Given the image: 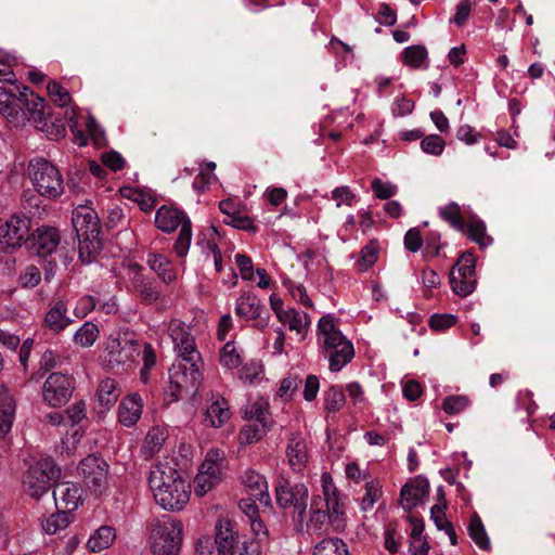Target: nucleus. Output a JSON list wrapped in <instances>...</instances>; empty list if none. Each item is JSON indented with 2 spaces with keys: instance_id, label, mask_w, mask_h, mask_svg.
<instances>
[{
  "instance_id": "obj_1",
  "label": "nucleus",
  "mask_w": 555,
  "mask_h": 555,
  "mask_svg": "<svg viewBox=\"0 0 555 555\" xmlns=\"http://www.w3.org/2000/svg\"><path fill=\"white\" fill-rule=\"evenodd\" d=\"M321 482L324 498L313 496L304 530L310 534L321 535L331 526L335 531H343L346 526L344 503L331 474L323 473Z\"/></svg>"
},
{
  "instance_id": "obj_2",
  "label": "nucleus",
  "mask_w": 555,
  "mask_h": 555,
  "mask_svg": "<svg viewBox=\"0 0 555 555\" xmlns=\"http://www.w3.org/2000/svg\"><path fill=\"white\" fill-rule=\"evenodd\" d=\"M149 485L164 509L181 511L190 500V485L169 462H157L150 470Z\"/></svg>"
},
{
  "instance_id": "obj_3",
  "label": "nucleus",
  "mask_w": 555,
  "mask_h": 555,
  "mask_svg": "<svg viewBox=\"0 0 555 555\" xmlns=\"http://www.w3.org/2000/svg\"><path fill=\"white\" fill-rule=\"evenodd\" d=\"M28 177L37 193L55 199L64 192V181L60 170L44 158L31 159L28 164Z\"/></svg>"
},
{
  "instance_id": "obj_4",
  "label": "nucleus",
  "mask_w": 555,
  "mask_h": 555,
  "mask_svg": "<svg viewBox=\"0 0 555 555\" xmlns=\"http://www.w3.org/2000/svg\"><path fill=\"white\" fill-rule=\"evenodd\" d=\"M153 555H179L182 543V524L180 520L164 516L153 527Z\"/></svg>"
},
{
  "instance_id": "obj_5",
  "label": "nucleus",
  "mask_w": 555,
  "mask_h": 555,
  "mask_svg": "<svg viewBox=\"0 0 555 555\" xmlns=\"http://www.w3.org/2000/svg\"><path fill=\"white\" fill-rule=\"evenodd\" d=\"M308 488L304 483H292L281 478L275 486V501L280 508L293 507L296 530L304 531V518L307 509Z\"/></svg>"
},
{
  "instance_id": "obj_6",
  "label": "nucleus",
  "mask_w": 555,
  "mask_h": 555,
  "mask_svg": "<svg viewBox=\"0 0 555 555\" xmlns=\"http://www.w3.org/2000/svg\"><path fill=\"white\" fill-rule=\"evenodd\" d=\"M59 476L60 468L56 467L53 460L50 457L41 459L29 466L24 475L23 486L31 498L38 500L49 491L52 482Z\"/></svg>"
},
{
  "instance_id": "obj_7",
  "label": "nucleus",
  "mask_w": 555,
  "mask_h": 555,
  "mask_svg": "<svg viewBox=\"0 0 555 555\" xmlns=\"http://www.w3.org/2000/svg\"><path fill=\"white\" fill-rule=\"evenodd\" d=\"M244 417L249 423L240 431L241 443L250 444L260 440L272 425L267 403L255 402L248 405L244 412Z\"/></svg>"
},
{
  "instance_id": "obj_8",
  "label": "nucleus",
  "mask_w": 555,
  "mask_h": 555,
  "mask_svg": "<svg viewBox=\"0 0 555 555\" xmlns=\"http://www.w3.org/2000/svg\"><path fill=\"white\" fill-rule=\"evenodd\" d=\"M449 278L454 294L460 297L470 295L477 284L473 254L464 253L451 269Z\"/></svg>"
},
{
  "instance_id": "obj_9",
  "label": "nucleus",
  "mask_w": 555,
  "mask_h": 555,
  "mask_svg": "<svg viewBox=\"0 0 555 555\" xmlns=\"http://www.w3.org/2000/svg\"><path fill=\"white\" fill-rule=\"evenodd\" d=\"M74 378L61 372L51 373L42 386V400L49 406L61 408L72 398Z\"/></svg>"
},
{
  "instance_id": "obj_10",
  "label": "nucleus",
  "mask_w": 555,
  "mask_h": 555,
  "mask_svg": "<svg viewBox=\"0 0 555 555\" xmlns=\"http://www.w3.org/2000/svg\"><path fill=\"white\" fill-rule=\"evenodd\" d=\"M78 472L85 483L94 493H102L107 486L108 464L96 454H91L81 460Z\"/></svg>"
},
{
  "instance_id": "obj_11",
  "label": "nucleus",
  "mask_w": 555,
  "mask_h": 555,
  "mask_svg": "<svg viewBox=\"0 0 555 555\" xmlns=\"http://www.w3.org/2000/svg\"><path fill=\"white\" fill-rule=\"evenodd\" d=\"M30 220L25 216H12L0 224V250L10 251L22 246L29 236Z\"/></svg>"
},
{
  "instance_id": "obj_12",
  "label": "nucleus",
  "mask_w": 555,
  "mask_h": 555,
  "mask_svg": "<svg viewBox=\"0 0 555 555\" xmlns=\"http://www.w3.org/2000/svg\"><path fill=\"white\" fill-rule=\"evenodd\" d=\"M201 362H184L179 364L170 374V384L175 387L172 395L178 397L182 396V392L186 395L195 393L201 382L202 374L199 371Z\"/></svg>"
},
{
  "instance_id": "obj_13",
  "label": "nucleus",
  "mask_w": 555,
  "mask_h": 555,
  "mask_svg": "<svg viewBox=\"0 0 555 555\" xmlns=\"http://www.w3.org/2000/svg\"><path fill=\"white\" fill-rule=\"evenodd\" d=\"M169 333L173 341L175 349L184 362H202L201 354L196 350L194 337L189 331V326L179 321L172 320L169 323Z\"/></svg>"
},
{
  "instance_id": "obj_14",
  "label": "nucleus",
  "mask_w": 555,
  "mask_h": 555,
  "mask_svg": "<svg viewBox=\"0 0 555 555\" xmlns=\"http://www.w3.org/2000/svg\"><path fill=\"white\" fill-rule=\"evenodd\" d=\"M60 242L61 235L56 228L42 225L27 236L25 245L31 253L44 257L51 255Z\"/></svg>"
},
{
  "instance_id": "obj_15",
  "label": "nucleus",
  "mask_w": 555,
  "mask_h": 555,
  "mask_svg": "<svg viewBox=\"0 0 555 555\" xmlns=\"http://www.w3.org/2000/svg\"><path fill=\"white\" fill-rule=\"evenodd\" d=\"M18 91V101L25 106L29 114V119H33L38 129L44 130L48 126V119L50 118V106L46 103L43 98L36 95L28 87H23Z\"/></svg>"
},
{
  "instance_id": "obj_16",
  "label": "nucleus",
  "mask_w": 555,
  "mask_h": 555,
  "mask_svg": "<svg viewBox=\"0 0 555 555\" xmlns=\"http://www.w3.org/2000/svg\"><path fill=\"white\" fill-rule=\"evenodd\" d=\"M137 344L132 339L111 336L105 347L104 363L108 369H117L131 360Z\"/></svg>"
},
{
  "instance_id": "obj_17",
  "label": "nucleus",
  "mask_w": 555,
  "mask_h": 555,
  "mask_svg": "<svg viewBox=\"0 0 555 555\" xmlns=\"http://www.w3.org/2000/svg\"><path fill=\"white\" fill-rule=\"evenodd\" d=\"M235 313L246 320H255L259 328L268 325L269 314L260 299L253 293L243 294L237 298Z\"/></svg>"
},
{
  "instance_id": "obj_18",
  "label": "nucleus",
  "mask_w": 555,
  "mask_h": 555,
  "mask_svg": "<svg viewBox=\"0 0 555 555\" xmlns=\"http://www.w3.org/2000/svg\"><path fill=\"white\" fill-rule=\"evenodd\" d=\"M72 222L77 237L100 234V219L91 207L78 206L73 211Z\"/></svg>"
},
{
  "instance_id": "obj_19",
  "label": "nucleus",
  "mask_w": 555,
  "mask_h": 555,
  "mask_svg": "<svg viewBox=\"0 0 555 555\" xmlns=\"http://www.w3.org/2000/svg\"><path fill=\"white\" fill-rule=\"evenodd\" d=\"M82 489L78 483L60 482L53 489V498L57 508L75 511L81 503Z\"/></svg>"
},
{
  "instance_id": "obj_20",
  "label": "nucleus",
  "mask_w": 555,
  "mask_h": 555,
  "mask_svg": "<svg viewBox=\"0 0 555 555\" xmlns=\"http://www.w3.org/2000/svg\"><path fill=\"white\" fill-rule=\"evenodd\" d=\"M429 492V483L426 479L415 478L409 483H405L400 491V503L404 511L409 512L412 508L423 503V499Z\"/></svg>"
},
{
  "instance_id": "obj_21",
  "label": "nucleus",
  "mask_w": 555,
  "mask_h": 555,
  "mask_svg": "<svg viewBox=\"0 0 555 555\" xmlns=\"http://www.w3.org/2000/svg\"><path fill=\"white\" fill-rule=\"evenodd\" d=\"M241 480L250 498H254L255 501H259L264 506H268L271 503L268 482L261 474L254 469H247L241 476Z\"/></svg>"
},
{
  "instance_id": "obj_22",
  "label": "nucleus",
  "mask_w": 555,
  "mask_h": 555,
  "mask_svg": "<svg viewBox=\"0 0 555 555\" xmlns=\"http://www.w3.org/2000/svg\"><path fill=\"white\" fill-rule=\"evenodd\" d=\"M318 333L322 350L341 346L344 343H350L336 327L334 318L330 314L319 320Z\"/></svg>"
},
{
  "instance_id": "obj_23",
  "label": "nucleus",
  "mask_w": 555,
  "mask_h": 555,
  "mask_svg": "<svg viewBox=\"0 0 555 555\" xmlns=\"http://www.w3.org/2000/svg\"><path fill=\"white\" fill-rule=\"evenodd\" d=\"M288 464L295 472H301L308 462V450L305 439L299 434H292L286 447Z\"/></svg>"
},
{
  "instance_id": "obj_24",
  "label": "nucleus",
  "mask_w": 555,
  "mask_h": 555,
  "mask_svg": "<svg viewBox=\"0 0 555 555\" xmlns=\"http://www.w3.org/2000/svg\"><path fill=\"white\" fill-rule=\"evenodd\" d=\"M72 320L68 317L67 306L63 300L54 301L48 312L46 313L43 320V326L48 331L59 334L63 330H65Z\"/></svg>"
},
{
  "instance_id": "obj_25",
  "label": "nucleus",
  "mask_w": 555,
  "mask_h": 555,
  "mask_svg": "<svg viewBox=\"0 0 555 555\" xmlns=\"http://www.w3.org/2000/svg\"><path fill=\"white\" fill-rule=\"evenodd\" d=\"M216 530L214 541H216L220 553H222V555H230L232 550L241 542V538L234 529V525L229 520H219Z\"/></svg>"
},
{
  "instance_id": "obj_26",
  "label": "nucleus",
  "mask_w": 555,
  "mask_h": 555,
  "mask_svg": "<svg viewBox=\"0 0 555 555\" xmlns=\"http://www.w3.org/2000/svg\"><path fill=\"white\" fill-rule=\"evenodd\" d=\"M133 291L144 305H154L163 298L156 281L142 274L134 276Z\"/></svg>"
},
{
  "instance_id": "obj_27",
  "label": "nucleus",
  "mask_w": 555,
  "mask_h": 555,
  "mask_svg": "<svg viewBox=\"0 0 555 555\" xmlns=\"http://www.w3.org/2000/svg\"><path fill=\"white\" fill-rule=\"evenodd\" d=\"M230 417L231 411L227 400L221 396H216L205 411L204 422L210 427L220 428Z\"/></svg>"
},
{
  "instance_id": "obj_28",
  "label": "nucleus",
  "mask_w": 555,
  "mask_h": 555,
  "mask_svg": "<svg viewBox=\"0 0 555 555\" xmlns=\"http://www.w3.org/2000/svg\"><path fill=\"white\" fill-rule=\"evenodd\" d=\"M142 399L138 393L127 396L119 404V422L127 427L134 425L142 414Z\"/></svg>"
},
{
  "instance_id": "obj_29",
  "label": "nucleus",
  "mask_w": 555,
  "mask_h": 555,
  "mask_svg": "<svg viewBox=\"0 0 555 555\" xmlns=\"http://www.w3.org/2000/svg\"><path fill=\"white\" fill-rule=\"evenodd\" d=\"M15 415V401L5 385L0 384V437L11 430Z\"/></svg>"
},
{
  "instance_id": "obj_30",
  "label": "nucleus",
  "mask_w": 555,
  "mask_h": 555,
  "mask_svg": "<svg viewBox=\"0 0 555 555\" xmlns=\"http://www.w3.org/2000/svg\"><path fill=\"white\" fill-rule=\"evenodd\" d=\"M190 220L185 215L177 208L162 206L155 216V224L164 232L170 233L175 231L179 225L182 227V222Z\"/></svg>"
},
{
  "instance_id": "obj_31",
  "label": "nucleus",
  "mask_w": 555,
  "mask_h": 555,
  "mask_svg": "<svg viewBox=\"0 0 555 555\" xmlns=\"http://www.w3.org/2000/svg\"><path fill=\"white\" fill-rule=\"evenodd\" d=\"M322 352L328 359L332 372L340 371L354 357V349L351 343H344L341 346L324 349Z\"/></svg>"
},
{
  "instance_id": "obj_32",
  "label": "nucleus",
  "mask_w": 555,
  "mask_h": 555,
  "mask_svg": "<svg viewBox=\"0 0 555 555\" xmlns=\"http://www.w3.org/2000/svg\"><path fill=\"white\" fill-rule=\"evenodd\" d=\"M227 467L225 455L223 451L210 450L206 454L205 461L199 470L206 473L212 480L219 482Z\"/></svg>"
},
{
  "instance_id": "obj_33",
  "label": "nucleus",
  "mask_w": 555,
  "mask_h": 555,
  "mask_svg": "<svg viewBox=\"0 0 555 555\" xmlns=\"http://www.w3.org/2000/svg\"><path fill=\"white\" fill-rule=\"evenodd\" d=\"M121 390L115 379H103L96 391L98 403L101 406L100 412L109 410L118 400Z\"/></svg>"
},
{
  "instance_id": "obj_34",
  "label": "nucleus",
  "mask_w": 555,
  "mask_h": 555,
  "mask_svg": "<svg viewBox=\"0 0 555 555\" xmlns=\"http://www.w3.org/2000/svg\"><path fill=\"white\" fill-rule=\"evenodd\" d=\"M146 262L164 283L170 284L177 279V274L171 262L164 255L150 253L147 255Z\"/></svg>"
},
{
  "instance_id": "obj_35",
  "label": "nucleus",
  "mask_w": 555,
  "mask_h": 555,
  "mask_svg": "<svg viewBox=\"0 0 555 555\" xmlns=\"http://www.w3.org/2000/svg\"><path fill=\"white\" fill-rule=\"evenodd\" d=\"M102 249V242L99 234L78 237V253L82 263L93 262Z\"/></svg>"
},
{
  "instance_id": "obj_36",
  "label": "nucleus",
  "mask_w": 555,
  "mask_h": 555,
  "mask_svg": "<svg viewBox=\"0 0 555 555\" xmlns=\"http://www.w3.org/2000/svg\"><path fill=\"white\" fill-rule=\"evenodd\" d=\"M279 321L283 324H287L291 331H296L300 334L302 339L310 324L309 315L307 313L301 314L295 309H287L280 315Z\"/></svg>"
},
{
  "instance_id": "obj_37",
  "label": "nucleus",
  "mask_w": 555,
  "mask_h": 555,
  "mask_svg": "<svg viewBox=\"0 0 555 555\" xmlns=\"http://www.w3.org/2000/svg\"><path fill=\"white\" fill-rule=\"evenodd\" d=\"M166 439L167 433L163 427L155 426L151 428L145 437V441L141 450L144 459H151L155 453H157L162 449Z\"/></svg>"
},
{
  "instance_id": "obj_38",
  "label": "nucleus",
  "mask_w": 555,
  "mask_h": 555,
  "mask_svg": "<svg viewBox=\"0 0 555 555\" xmlns=\"http://www.w3.org/2000/svg\"><path fill=\"white\" fill-rule=\"evenodd\" d=\"M115 538L116 533L114 528L109 526H102L90 537L87 542V546L92 552H101L109 547Z\"/></svg>"
},
{
  "instance_id": "obj_39",
  "label": "nucleus",
  "mask_w": 555,
  "mask_h": 555,
  "mask_svg": "<svg viewBox=\"0 0 555 555\" xmlns=\"http://www.w3.org/2000/svg\"><path fill=\"white\" fill-rule=\"evenodd\" d=\"M313 555H349V552L341 539L328 538L315 545Z\"/></svg>"
},
{
  "instance_id": "obj_40",
  "label": "nucleus",
  "mask_w": 555,
  "mask_h": 555,
  "mask_svg": "<svg viewBox=\"0 0 555 555\" xmlns=\"http://www.w3.org/2000/svg\"><path fill=\"white\" fill-rule=\"evenodd\" d=\"M480 247L491 244L492 238L487 234L485 223L479 219H470L465 225L464 231Z\"/></svg>"
},
{
  "instance_id": "obj_41",
  "label": "nucleus",
  "mask_w": 555,
  "mask_h": 555,
  "mask_svg": "<svg viewBox=\"0 0 555 555\" xmlns=\"http://www.w3.org/2000/svg\"><path fill=\"white\" fill-rule=\"evenodd\" d=\"M70 524V515L67 511H57L42 521V528L48 534H55L64 530Z\"/></svg>"
},
{
  "instance_id": "obj_42",
  "label": "nucleus",
  "mask_w": 555,
  "mask_h": 555,
  "mask_svg": "<svg viewBox=\"0 0 555 555\" xmlns=\"http://www.w3.org/2000/svg\"><path fill=\"white\" fill-rule=\"evenodd\" d=\"M468 532L469 537L479 546V548L482 551H488L490 548V540L487 535L482 521L477 514H475L470 519Z\"/></svg>"
},
{
  "instance_id": "obj_43",
  "label": "nucleus",
  "mask_w": 555,
  "mask_h": 555,
  "mask_svg": "<svg viewBox=\"0 0 555 555\" xmlns=\"http://www.w3.org/2000/svg\"><path fill=\"white\" fill-rule=\"evenodd\" d=\"M99 337V328L92 322H85L82 326L75 333L74 341L80 347L92 346Z\"/></svg>"
},
{
  "instance_id": "obj_44",
  "label": "nucleus",
  "mask_w": 555,
  "mask_h": 555,
  "mask_svg": "<svg viewBox=\"0 0 555 555\" xmlns=\"http://www.w3.org/2000/svg\"><path fill=\"white\" fill-rule=\"evenodd\" d=\"M439 215L457 231H464L465 223L461 214V208L456 203H449L444 207L440 208Z\"/></svg>"
},
{
  "instance_id": "obj_45",
  "label": "nucleus",
  "mask_w": 555,
  "mask_h": 555,
  "mask_svg": "<svg viewBox=\"0 0 555 555\" xmlns=\"http://www.w3.org/2000/svg\"><path fill=\"white\" fill-rule=\"evenodd\" d=\"M427 50L424 46L415 44L404 49L402 59L404 64L420 68L427 59Z\"/></svg>"
},
{
  "instance_id": "obj_46",
  "label": "nucleus",
  "mask_w": 555,
  "mask_h": 555,
  "mask_svg": "<svg viewBox=\"0 0 555 555\" xmlns=\"http://www.w3.org/2000/svg\"><path fill=\"white\" fill-rule=\"evenodd\" d=\"M192 240V225L190 220L182 222L178 238L173 245V250L179 257L186 256Z\"/></svg>"
},
{
  "instance_id": "obj_47",
  "label": "nucleus",
  "mask_w": 555,
  "mask_h": 555,
  "mask_svg": "<svg viewBox=\"0 0 555 555\" xmlns=\"http://www.w3.org/2000/svg\"><path fill=\"white\" fill-rule=\"evenodd\" d=\"M346 402L345 393L338 386H331L324 396L325 410L327 412L339 411Z\"/></svg>"
},
{
  "instance_id": "obj_48",
  "label": "nucleus",
  "mask_w": 555,
  "mask_h": 555,
  "mask_svg": "<svg viewBox=\"0 0 555 555\" xmlns=\"http://www.w3.org/2000/svg\"><path fill=\"white\" fill-rule=\"evenodd\" d=\"M216 164L214 162L201 165L198 175L194 178L193 188L197 191H204L215 179Z\"/></svg>"
},
{
  "instance_id": "obj_49",
  "label": "nucleus",
  "mask_w": 555,
  "mask_h": 555,
  "mask_svg": "<svg viewBox=\"0 0 555 555\" xmlns=\"http://www.w3.org/2000/svg\"><path fill=\"white\" fill-rule=\"evenodd\" d=\"M378 257V245L376 242L371 241L367 245H365L360 253V257L358 260V266L361 271H366L371 268L377 260Z\"/></svg>"
},
{
  "instance_id": "obj_50",
  "label": "nucleus",
  "mask_w": 555,
  "mask_h": 555,
  "mask_svg": "<svg viewBox=\"0 0 555 555\" xmlns=\"http://www.w3.org/2000/svg\"><path fill=\"white\" fill-rule=\"evenodd\" d=\"M41 281V272L35 264L27 266L18 275V284L23 288H34Z\"/></svg>"
},
{
  "instance_id": "obj_51",
  "label": "nucleus",
  "mask_w": 555,
  "mask_h": 555,
  "mask_svg": "<svg viewBox=\"0 0 555 555\" xmlns=\"http://www.w3.org/2000/svg\"><path fill=\"white\" fill-rule=\"evenodd\" d=\"M51 100L60 107L67 106L70 102L69 92L56 81H49L47 85Z\"/></svg>"
},
{
  "instance_id": "obj_52",
  "label": "nucleus",
  "mask_w": 555,
  "mask_h": 555,
  "mask_svg": "<svg viewBox=\"0 0 555 555\" xmlns=\"http://www.w3.org/2000/svg\"><path fill=\"white\" fill-rule=\"evenodd\" d=\"M469 404V399L466 396H449L442 402V410L452 415L464 411Z\"/></svg>"
},
{
  "instance_id": "obj_53",
  "label": "nucleus",
  "mask_w": 555,
  "mask_h": 555,
  "mask_svg": "<svg viewBox=\"0 0 555 555\" xmlns=\"http://www.w3.org/2000/svg\"><path fill=\"white\" fill-rule=\"evenodd\" d=\"M423 152L431 155H440L444 150V140L438 134H429L421 141Z\"/></svg>"
},
{
  "instance_id": "obj_54",
  "label": "nucleus",
  "mask_w": 555,
  "mask_h": 555,
  "mask_svg": "<svg viewBox=\"0 0 555 555\" xmlns=\"http://www.w3.org/2000/svg\"><path fill=\"white\" fill-rule=\"evenodd\" d=\"M220 362L229 369L237 367L241 364L240 354L236 352L233 343L229 341L223 346L220 354Z\"/></svg>"
},
{
  "instance_id": "obj_55",
  "label": "nucleus",
  "mask_w": 555,
  "mask_h": 555,
  "mask_svg": "<svg viewBox=\"0 0 555 555\" xmlns=\"http://www.w3.org/2000/svg\"><path fill=\"white\" fill-rule=\"evenodd\" d=\"M380 487L378 482L370 481L365 485V495L361 500L362 511H369L380 496Z\"/></svg>"
},
{
  "instance_id": "obj_56",
  "label": "nucleus",
  "mask_w": 555,
  "mask_h": 555,
  "mask_svg": "<svg viewBox=\"0 0 555 555\" xmlns=\"http://www.w3.org/2000/svg\"><path fill=\"white\" fill-rule=\"evenodd\" d=\"M447 502L443 504H435L430 508V518L435 522L437 529L446 531L452 524L447 519L446 516Z\"/></svg>"
},
{
  "instance_id": "obj_57",
  "label": "nucleus",
  "mask_w": 555,
  "mask_h": 555,
  "mask_svg": "<svg viewBox=\"0 0 555 555\" xmlns=\"http://www.w3.org/2000/svg\"><path fill=\"white\" fill-rule=\"evenodd\" d=\"M218 482L212 480L206 473L198 472L194 479V492L198 496L205 495L209 490H211Z\"/></svg>"
},
{
  "instance_id": "obj_58",
  "label": "nucleus",
  "mask_w": 555,
  "mask_h": 555,
  "mask_svg": "<svg viewBox=\"0 0 555 555\" xmlns=\"http://www.w3.org/2000/svg\"><path fill=\"white\" fill-rule=\"evenodd\" d=\"M332 199L336 202V206L341 205L351 206L356 199V194L349 189V186H339L332 191Z\"/></svg>"
},
{
  "instance_id": "obj_59",
  "label": "nucleus",
  "mask_w": 555,
  "mask_h": 555,
  "mask_svg": "<svg viewBox=\"0 0 555 555\" xmlns=\"http://www.w3.org/2000/svg\"><path fill=\"white\" fill-rule=\"evenodd\" d=\"M372 190L376 197L380 199H388L396 194L397 186L389 182H383L380 179L376 178L372 181Z\"/></svg>"
},
{
  "instance_id": "obj_60",
  "label": "nucleus",
  "mask_w": 555,
  "mask_h": 555,
  "mask_svg": "<svg viewBox=\"0 0 555 555\" xmlns=\"http://www.w3.org/2000/svg\"><path fill=\"white\" fill-rule=\"evenodd\" d=\"M456 321L453 314H434L429 319V326L435 331H443L455 325Z\"/></svg>"
},
{
  "instance_id": "obj_61",
  "label": "nucleus",
  "mask_w": 555,
  "mask_h": 555,
  "mask_svg": "<svg viewBox=\"0 0 555 555\" xmlns=\"http://www.w3.org/2000/svg\"><path fill=\"white\" fill-rule=\"evenodd\" d=\"M121 192L124 196L137 202L140 205V208L144 211L151 210L155 205V201L153 198L146 197L142 192L137 190L124 189Z\"/></svg>"
},
{
  "instance_id": "obj_62",
  "label": "nucleus",
  "mask_w": 555,
  "mask_h": 555,
  "mask_svg": "<svg viewBox=\"0 0 555 555\" xmlns=\"http://www.w3.org/2000/svg\"><path fill=\"white\" fill-rule=\"evenodd\" d=\"M195 555H222V553L211 537H204L197 542Z\"/></svg>"
},
{
  "instance_id": "obj_63",
  "label": "nucleus",
  "mask_w": 555,
  "mask_h": 555,
  "mask_svg": "<svg viewBox=\"0 0 555 555\" xmlns=\"http://www.w3.org/2000/svg\"><path fill=\"white\" fill-rule=\"evenodd\" d=\"M235 262L243 280L250 281L254 278V267L251 259L243 254L235 255Z\"/></svg>"
},
{
  "instance_id": "obj_64",
  "label": "nucleus",
  "mask_w": 555,
  "mask_h": 555,
  "mask_svg": "<svg viewBox=\"0 0 555 555\" xmlns=\"http://www.w3.org/2000/svg\"><path fill=\"white\" fill-rule=\"evenodd\" d=\"M101 160L104 166L108 167L113 171L121 170L125 167V159L116 151L103 153Z\"/></svg>"
}]
</instances>
